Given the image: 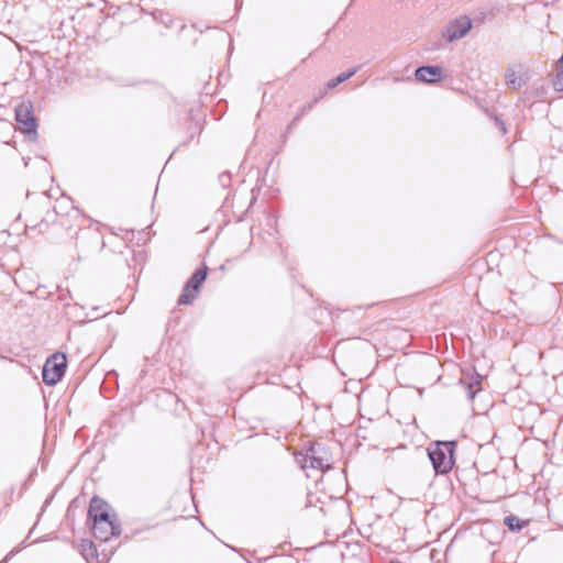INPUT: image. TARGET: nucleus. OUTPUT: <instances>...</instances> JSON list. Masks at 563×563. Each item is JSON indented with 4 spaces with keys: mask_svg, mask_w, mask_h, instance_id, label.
I'll use <instances>...</instances> for the list:
<instances>
[{
    "mask_svg": "<svg viewBox=\"0 0 563 563\" xmlns=\"http://www.w3.org/2000/svg\"><path fill=\"white\" fill-rule=\"evenodd\" d=\"M302 468L325 470L331 466V454L321 443H312L305 454L297 456Z\"/></svg>",
    "mask_w": 563,
    "mask_h": 563,
    "instance_id": "nucleus-1",
    "label": "nucleus"
},
{
    "mask_svg": "<svg viewBox=\"0 0 563 563\" xmlns=\"http://www.w3.org/2000/svg\"><path fill=\"white\" fill-rule=\"evenodd\" d=\"M453 448L452 442H438L428 449V456L432 466L438 474H445L453 466Z\"/></svg>",
    "mask_w": 563,
    "mask_h": 563,
    "instance_id": "nucleus-2",
    "label": "nucleus"
},
{
    "mask_svg": "<svg viewBox=\"0 0 563 563\" xmlns=\"http://www.w3.org/2000/svg\"><path fill=\"white\" fill-rule=\"evenodd\" d=\"M66 356L62 353H55L48 357L43 366V380L47 385L57 384L65 374Z\"/></svg>",
    "mask_w": 563,
    "mask_h": 563,
    "instance_id": "nucleus-3",
    "label": "nucleus"
},
{
    "mask_svg": "<svg viewBox=\"0 0 563 563\" xmlns=\"http://www.w3.org/2000/svg\"><path fill=\"white\" fill-rule=\"evenodd\" d=\"M92 533L96 539L106 542L121 533V526L114 516L99 515V520L93 521Z\"/></svg>",
    "mask_w": 563,
    "mask_h": 563,
    "instance_id": "nucleus-4",
    "label": "nucleus"
},
{
    "mask_svg": "<svg viewBox=\"0 0 563 563\" xmlns=\"http://www.w3.org/2000/svg\"><path fill=\"white\" fill-rule=\"evenodd\" d=\"M15 120L24 133H35L36 123L30 102H22L15 108Z\"/></svg>",
    "mask_w": 563,
    "mask_h": 563,
    "instance_id": "nucleus-5",
    "label": "nucleus"
},
{
    "mask_svg": "<svg viewBox=\"0 0 563 563\" xmlns=\"http://www.w3.org/2000/svg\"><path fill=\"white\" fill-rule=\"evenodd\" d=\"M530 79L528 68L517 65L511 66L506 71V84L509 88L517 90L525 86Z\"/></svg>",
    "mask_w": 563,
    "mask_h": 563,
    "instance_id": "nucleus-6",
    "label": "nucleus"
},
{
    "mask_svg": "<svg viewBox=\"0 0 563 563\" xmlns=\"http://www.w3.org/2000/svg\"><path fill=\"white\" fill-rule=\"evenodd\" d=\"M472 26V22L466 16H461L451 22L444 31V36L448 41L452 42L466 35Z\"/></svg>",
    "mask_w": 563,
    "mask_h": 563,
    "instance_id": "nucleus-7",
    "label": "nucleus"
},
{
    "mask_svg": "<svg viewBox=\"0 0 563 563\" xmlns=\"http://www.w3.org/2000/svg\"><path fill=\"white\" fill-rule=\"evenodd\" d=\"M482 376L474 373V374H465L460 379V386L464 389L467 398L470 400L474 399L477 393L482 390Z\"/></svg>",
    "mask_w": 563,
    "mask_h": 563,
    "instance_id": "nucleus-8",
    "label": "nucleus"
},
{
    "mask_svg": "<svg viewBox=\"0 0 563 563\" xmlns=\"http://www.w3.org/2000/svg\"><path fill=\"white\" fill-rule=\"evenodd\" d=\"M416 78L423 82L433 84L442 78V68L439 66H421L416 70Z\"/></svg>",
    "mask_w": 563,
    "mask_h": 563,
    "instance_id": "nucleus-9",
    "label": "nucleus"
},
{
    "mask_svg": "<svg viewBox=\"0 0 563 563\" xmlns=\"http://www.w3.org/2000/svg\"><path fill=\"white\" fill-rule=\"evenodd\" d=\"M88 515L89 518H91L93 521L99 520V515H102V517L110 516L107 509V504H104L101 499L97 497H93L91 499Z\"/></svg>",
    "mask_w": 563,
    "mask_h": 563,
    "instance_id": "nucleus-10",
    "label": "nucleus"
},
{
    "mask_svg": "<svg viewBox=\"0 0 563 563\" xmlns=\"http://www.w3.org/2000/svg\"><path fill=\"white\" fill-rule=\"evenodd\" d=\"M206 277H207V267H205L202 269H198L194 273V275L190 277V279L188 280V283L186 285L191 287L194 290H198L200 285L205 282Z\"/></svg>",
    "mask_w": 563,
    "mask_h": 563,
    "instance_id": "nucleus-11",
    "label": "nucleus"
},
{
    "mask_svg": "<svg viewBox=\"0 0 563 563\" xmlns=\"http://www.w3.org/2000/svg\"><path fill=\"white\" fill-rule=\"evenodd\" d=\"M80 553L84 559L89 562V559L97 554V549L93 542L89 540H82L80 543Z\"/></svg>",
    "mask_w": 563,
    "mask_h": 563,
    "instance_id": "nucleus-12",
    "label": "nucleus"
},
{
    "mask_svg": "<svg viewBox=\"0 0 563 563\" xmlns=\"http://www.w3.org/2000/svg\"><path fill=\"white\" fill-rule=\"evenodd\" d=\"M197 291L194 290L188 285L185 286L183 294L178 298V303L180 305H189L194 301V299L197 297Z\"/></svg>",
    "mask_w": 563,
    "mask_h": 563,
    "instance_id": "nucleus-13",
    "label": "nucleus"
},
{
    "mask_svg": "<svg viewBox=\"0 0 563 563\" xmlns=\"http://www.w3.org/2000/svg\"><path fill=\"white\" fill-rule=\"evenodd\" d=\"M504 523L508 527L511 531H520L525 527V521H521L516 516H507L504 520Z\"/></svg>",
    "mask_w": 563,
    "mask_h": 563,
    "instance_id": "nucleus-14",
    "label": "nucleus"
},
{
    "mask_svg": "<svg viewBox=\"0 0 563 563\" xmlns=\"http://www.w3.org/2000/svg\"><path fill=\"white\" fill-rule=\"evenodd\" d=\"M356 73V69H352V70H349L346 73H342L341 75H339L338 77L331 79L329 82H328V87L329 88H334L336 87L339 84L347 80L349 78H351L354 74Z\"/></svg>",
    "mask_w": 563,
    "mask_h": 563,
    "instance_id": "nucleus-15",
    "label": "nucleus"
},
{
    "mask_svg": "<svg viewBox=\"0 0 563 563\" xmlns=\"http://www.w3.org/2000/svg\"><path fill=\"white\" fill-rule=\"evenodd\" d=\"M553 86L558 91L563 90V57L558 62V75L554 79Z\"/></svg>",
    "mask_w": 563,
    "mask_h": 563,
    "instance_id": "nucleus-16",
    "label": "nucleus"
},
{
    "mask_svg": "<svg viewBox=\"0 0 563 563\" xmlns=\"http://www.w3.org/2000/svg\"><path fill=\"white\" fill-rule=\"evenodd\" d=\"M144 255H145V252L143 249L139 250L137 252H135L133 250V260L139 263V262H142L144 261Z\"/></svg>",
    "mask_w": 563,
    "mask_h": 563,
    "instance_id": "nucleus-17",
    "label": "nucleus"
},
{
    "mask_svg": "<svg viewBox=\"0 0 563 563\" xmlns=\"http://www.w3.org/2000/svg\"><path fill=\"white\" fill-rule=\"evenodd\" d=\"M1 563H7V559H4L3 561H1Z\"/></svg>",
    "mask_w": 563,
    "mask_h": 563,
    "instance_id": "nucleus-18",
    "label": "nucleus"
}]
</instances>
